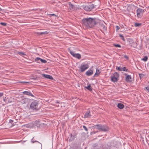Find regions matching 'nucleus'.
Instances as JSON below:
<instances>
[{"instance_id":"2f4dec72","label":"nucleus","mask_w":149,"mask_h":149,"mask_svg":"<svg viewBox=\"0 0 149 149\" xmlns=\"http://www.w3.org/2000/svg\"><path fill=\"white\" fill-rule=\"evenodd\" d=\"M113 46L116 47H121V45L119 44H114Z\"/></svg>"},{"instance_id":"f704fd0d","label":"nucleus","mask_w":149,"mask_h":149,"mask_svg":"<svg viewBox=\"0 0 149 149\" xmlns=\"http://www.w3.org/2000/svg\"><path fill=\"white\" fill-rule=\"evenodd\" d=\"M34 138V137H33V139H31V142H32V143H35V142H39L38 141H33V139Z\"/></svg>"},{"instance_id":"cd10ccee","label":"nucleus","mask_w":149,"mask_h":149,"mask_svg":"<svg viewBox=\"0 0 149 149\" xmlns=\"http://www.w3.org/2000/svg\"><path fill=\"white\" fill-rule=\"evenodd\" d=\"M139 76L140 79H141L144 76V75L142 74H139Z\"/></svg>"},{"instance_id":"c9c22d12","label":"nucleus","mask_w":149,"mask_h":149,"mask_svg":"<svg viewBox=\"0 0 149 149\" xmlns=\"http://www.w3.org/2000/svg\"><path fill=\"white\" fill-rule=\"evenodd\" d=\"M124 58H125L127 60H128L129 59V58L126 55H124L123 56Z\"/></svg>"},{"instance_id":"b1692460","label":"nucleus","mask_w":149,"mask_h":149,"mask_svg":"<svg viewBox=\"0 0 149 149\" xmlns=\"http://www.w3.org/2000/svg\"><path fill=\"white\" fill-rule=\"evenodd\" d=\"M148 59V58L147 56H145L141 59V60L145 62L147 61Z\"/></svg>"},{"instance_id":"1a4fd4ad","label":"nucleus","mask_w":149,"mask_h":149,"mask_svg":"<svg viewBox=\"0 0 149 149\" xmlns=\"http://www.w3.org/2000/svg\"><path fill=\"white\" fill-rule=\"evenodd\" d=\"M70 53L73 57L77 58L78 59H80L81 58V55L79 54H75L74 53V52L72 51H71V50H70Z\"/></svg>"},{"instance_id":"f3484780","label":"nucleus","mask_w":149,"mask_h":149,"mask_svg":"<svg viewBox=\"0 0 149 149\" xmlns=\"http://www.w3.org/2000/svg\"><path fill=\"white\" fill-rule=\"evenodd\" d=\"M117 107L121 109L124 108V105L122 104L121 103H118L117 105Z\"/></svg>"},{"instance_id":"f257e3e1","label":"nucleus","mask_w":149,"mask_h":149,"mask_svg":"<svg viewBox=\"0 0 149 149\" xmlns=\"http://www.w3.org/2000/svg\"><path fill=\"white\" fill-rule=\"evenodd\" d=\"M93 127L94 128L98 129L100 131L104 132H107L109 130V127L105 125H94Z\"/></svg>"},{"instance_id":"a211bd4d","label":"nucleus","mask_w":149,"mask_h":149,"mask_svg":"<svg viewBox=\"0 0 149 149\" xmlns=\"http://www.w3.org/2000/svg\"><path fill=\"white\" fill-rule=\"evenodd\" d=\"M100 73V70L98 69H96V72L95 73L94 76V77L97 76H98L99 75Z\"/></svg>"},{"instance_id":"20e7f679","label":"nucleus","mask_w":149,"mask_h":149,"mask_svg":"<svg viewBox=\"0 0 149 149\" xmlns=\"http://www.w3.org/2000/svg\"><path fill=\"white\" fill-rule=\"evenodd\" d=\"M98 7V5H96L95 3L94 4H92L90 5L85 6L84 9L86 11H90L94 8H97Z\"/></svg>"},{"instance_id":"a18cd8bd","label":"nucleus","mask_w":149,"mask_h":149,"mask_svg":"<svg viewBox=\"0 0 149 149\" xmlns=\"http://www.w3.org/2000/svg\"><path fill=\"white\" fill-rule=\"evenodd\" d=\"M146 40L147 41H149V37L147 38Z\"/></svg>"},{"instance_id":"79ce46f5","label":"nucleus","mask_w":149,"mask_h":149,"mask_svg":"<svg viewBox=\"0 0 149 149\" xmlns=\"http://www.w3.org/2000/svg\"><path fill=\"white\" fill-rule=\"evenodd\" d=\"M9 123H13L14 122V121L12 120H9Z\"/></svg>"},{"instance_id":"5701e85b","label":"nucleus","mask_w":149,"mask_h":149,"mask_svg":"<svg viewBox=\"0 0 149 149\" xmlns=\"http://www.w3.org/2000/svg\"><path fill=\"white\" fill-rule=\"evenodd\" d=\"M119 37L121 38V39H122L123 41H125V40L123 35L120 34H119Z\"/></svg>"},{"instance_id":"09e8293b","label":"nucleus","mask_w":149,"mask_h":149,"mask_svg":"<svg viewBox=\"0 0 149 149\" xmlns=\"http://www.w3.org/2000/svg\"><path fill=\"white\" fill-rule=\"evenodd\" d=\"M55 102L57 103V102Z\"/></svg>"},{"instance_id":"a878e982","label":"nucleus","mask_w":149,"mask_h":149,"mask_svg":"<svg viewBox=\"0 0 149 149\" xmlns=\"http://www.w3.org/2000/svg\"><path fill=\"white\" fill-rule=\"evenodd\" d=\"M41 58L39 57H37L35 59L36 61H37L38 63H40Z\"/></svg>"},{"instance_id":"c756f323","label":"nucleus","mask_w":149,"mask_h":149,"mask_svg":"<svg viewBox=\"0 0 149 149\" xmlns=\"http://www.w3.org/2000/svg\"><path fill=\"white\" fill-rule=\"evenodd\" d=\"M122 71H126L127 72L128 71V70L126 68V67H124L123 68H122Z\"/></svg>"},{"instance_id":"2eb2a0df","label":"nucleus","mask_w":149,"mask_h":149,"mask_svg":"<svg viewBox=\"0 0 149 149\" xmlns=\"http://www.w3.org/2000/svg\"><path fill=\"white\" fill-rule=\"evenodd\" d=\"M22 93L25 95H27L32 97H33L34 95L32 94L31 93L28 91H24L22 92Z\"/></svg>"},{"instance_id":"473e14b6","label":"nucleus","mask_w":149,"mask_h":149,"mask_svg":"<svg viewBox=\"0 0 149 149\" xmlns=\"http://www.w3.org/2000/svg\"><path fill=\"white\" fill-rule=\"evenodd\" d=\"M0 24H1V25L4 26H5L7 25V24L4 23V22H1L0 23Z\"/></svg>"},{"instance_id":"412c9836","label":"nucleus","mask_w":149,"mask_h":149,"mask_svg":"<svg viewBox=\"0 0 149 149\" xmlns=\"http://www.w3.org/2000/svg\"><path fill=\"white\" fill-rule=\"evenodd\" d=\"M85 87L89 91H92V88H91L90 84H89L88 86Z\"/></svg>"},{"instance_id":"423d86ee","label":"nucleus","mask_w":149,"mask_h":149,"mask_svg":"<svg viewBox=\"0 0 149 149\" xmlns=\"http://www.w3.org/2000/svg\"><path fill=\"white\" fill-rule=\"evenodd\" d=\"M89 28H92L96 25V22L94 18L89 17Z\"/></svg>"},{"instance_id":"0eeeda50","label":"nucleus","mask_w":149,"mask_h":149,"mask_svg":"<svg viewBox=\"0 0 149 149\" xmlns=\"http://www.w3.org/2000/svg\"><path fill=\"white\" fill-rule=\"evenodd\" d=\"M136 12L137 17L138 18H141L144 11L143 9L139 8L137 10Z\"/></svg>"},{"instance_id":"e433bc0d","label":"nucleus","mask_w":149,"mask_h":149,"mask_svg":"<svg viewBox=\"0 0 149 149\" xmlns=\"http://www.w3.org/2000/svg\"><path fill=\"white\" fill-rule=\"evenodd\" d=\"M116 30H118L120 29V27L118 26H116Z\"/></svg>"},{"instance_id":"a19ab883","label":"nucleus","mask_w":149,"mask_h":149,"mask_svg":"<svg viewBox=\"0 0 149 149\" xmlns=\"http://www.w3.org/2000/svg\"><path fill=\"white\" fill-rule=\"evenodd\" d=\"M6 97H4V96L3 97V101L5 102H6Z\"/></svg>"},{"instance_id":"9d476101","label":"nucleus","mask_w":149,"mask_h":149,"mask_svg":"<svg viewBox=\"0 0 149 149\" xmlns=\"http://www.w3.org/2000/svg\"><path fill=\"white\" fill-rule=\"evenodd\" d=\"M125 75L126 76L125 77V80L127 82H132V77L130 75H127V74H125Z\"/></svg>"},{"instance_id":"f03ea898","label":"nucleus","mask_w":149,"mask_h":149,"mask_svg":"<svg viewBox=\"0 0 149 149\" xmlns=\"http://www.w3.org/2000/svg\"><path fill=\"white\" fill-rule=\"evenodd\" d=\"M40 108L38 103H31L30 109L34 112H36Z\"/></svg>"},{"instance_id":"de8ad7c7","label":"nucleus","mask_w":149,"mask_h":149,"mask_svg":"<svg viewBox=\"0 0 149 149\" xmlns=\"http://www.w3.org/2000/svg\"><path fill=\"white\" fill-rule=\"evenodd\" d=\"M98 3H98V5H99V2H98ZM97 5H98V4Z\"/></svg>"},{"instance_id":"393cba45","label":"nucleus","mask_w":149,"mask_h":149,"mask_svg":"<svg viewBox=\"0 0 149 149\" xmlns=\"http://www.w3.org/2000/svg\"><path fill=\"white\" fill-rule=\"evenodd\" d=\"M18 54L21 56L26 55V54L23 52H19L18 53Z\"/></svg>"},{"instance_id":"58836bf2","label":"nucleus","mask_w":149,"mask_h":149,"mask_svg":"<svg viewBox=\"0 0 149 149\" xmlns=\"http://www.w3.org/2000/svg\"><path fill=\"white\" fill-rule=\"evenodd\" d=\"M149 92V86H147L145 88Z\"/></svg>"},{"instance_id":"7c9ffc66","label":"nucleus","mask_w":149,"mask_h":149,"mask_svg":"<svg viewBox=\"0 0 149 149\" xmlns=\"http://www.w3.org/2000/svg\"><path fill=\"white\" fill-rule=\"evenodd\" d=\"M116 68L118 70L120 71H122V68H121L120 67H118L117 66L116 67Z\"/></svg>"},{"instance_id":"4be33fe9","label":"nucleus","mask_w":149,"mask_h":149,"mask_svg":"<svg viewBox=\"0 0 149 149\" xmlns=\"http://www.w3.org/2000/svg\"><path fill=\"white\" fill-rule=\"evenodd\" d=\"M106 148H107V149H108V148H110L111 146V145L110 142H108L107 143V144H106Z\"/></svg>"},{"instance_id":"4c0bfd02","label":"nucleus","mask_w":149,"mask_h":149,"mask_svg":"<svg viewBox=\"0 0 149 149\" xmlns=\"http://www.w3.org/2000/svg\"><path fill=\"white\" fill-rule=\"evenodd\" d=\"M21 83H23V84H26V83H29V82H26V81H21L20 82Z\"/></svg>"},{"instance_id":"6ab92c4d","label":"nucleus","mask_w":149,"mask_h":149,"mask_svg":"<svg viewBox=\"0 0 149 149\" xmlns=\"http://www.w3.org/2000/svg\"><path fill=\"white\" fill-rule=\"evenodd\" d=\"M49 33L47 31H46L45 32H40L38 33V34L39 35H45L48 34Z\"/></svg>"},{"instance_id":"dca6fc26","label":"nucleus","mask_w":149,"mask_h":149,"mask_svg":"<svg viewBox=\"0 0 149 149\" xmlns=\"http://www.w3.org/2000/svg\"><path fill=\"white\" fill-rule=\"evenodd\" d=\"M34 124L35 126L38 127L40 126V122L39 120H36L35 121Z\"/></svg>"},{"instance_id":"bb28decb","label":"nucleus","mask_w":149,"mask_h":149,"mask_svg":"<svg viewBox=\"0 0 149 149\" xmlns=\"http://www.w3.org/2000/svg\"><path fill=\"white\" fill-rule=\"evenodd\" d=\"M141 23H135L134 24V26L136 27L138 26L139 27L141 25Z\"/></svg>"},{"instance_id":"ea45409f","label":"nucleus","mask_w":149,"mask_h":149,"mask_svg":"<svg viewBox=\"0 0 149 149\" xmlns=\"http://www.w3.org/2000/svg\"><path fill=\"white\" fill-rule=\"evenodd\" d=\"M97 132V131L96 132L93 131V132H91V134H95V133H96Z\"/></svg>"},{"instance_id":"39448f33","label":"nucleus","mask_w":149,"mask_h":149,"mask_svg":"<svg viewBox=\"0 0 149 149\" xmlns=\"http://www.w3.org/2000/svg\"><path fill=\"white\" fill-rule=\"evenodd\" d=\"M83 25L85 27L86 29L89 28V18H84L82 20Z\"/></svg>"},{"instance_id":"c03bdc74","label":"nucleus","mask_w":149,"mask_h":149,"mask_svg":"<svg viewBox=\"0 0 149 149\" xmlns=\"http://www.w3.org/2000/svg\"><path fill=\"white\" fill-rule=\"evenodd\" d=\"M71 137L72 138L73 137H74L75 136V135H72V134L70 135Z\"/></svg>"},{"instance_id":"9b49d317","label":"nucleus","mask_w":149,"mask_h":149,"mask_svg":"<svg viewBox=\"0 0 149 149\" xmlns=\"http://www.w3.org/2000/svg\"><path fill=\"white\" fill-rule=\"evenodd\" d=\"M93 74V71L92 70H90L87 71L86 72V75L88 76L92 75Z\"/></svg>"},{"instance_id":"6e6552de","label":"nucleus","mask_w":149,"mask_h":149,"mask_svg":"<svg viewBox=\"0 0 149 149\" xmlns=\"http://www.w3.org/2000/svg\"><path fill=\"white\" fill-rule=\"evenodd\" d=\"M89 68L88 64H84L81 65L80 68V70L81 72H83Z\"/></svg>"},{"instance_id":"c85d7f7f","label":"nucleus","mask_w":149,"mask_h":149,"mask_svg":"<svg viewBox=\"0 0 149 149\" xmlns=\"http://www.w3.org/2000/svg\"><path fill=\"white\" fill-rule=\"evenodd\" d=\"M42 63H47V61L44 59H42L41 58L40 61Z\"/></svg>"},{"instance_id":"aec40b11","label":"nucleus","mask_w":149,"mask_h":149,"mask_svg":"<svg viewBox=\"0 0 149 149\" xmlns=\"http://www.w3.org/2000/svg\"><path fill=\"white\" fill-rule=\"evenodd\" d=\"M101 28L103 30H107V27L103 24H102L100 26Z\"/></svg>"},{"instance_id":"4468645a","label":"nucleus","mask_w":149,"mask_h":149,"mask_svg":"<svg viewBox=\"0 0 149 149\" xmlns=\"http://www.w3.org/2000/svg\"><path fill=\"white\" fill-rule=\"evenodd\" d=\"M69 8L70 10H74L76 9V7L74 5L72 4L71 2H69Z\"/></svg>"},{"instance_id":"ddd939ff","label":"nucleus","mask_w":149,"mask_h":149,"mask_svg":"<svg viewBox=\"0 0 149 149\" xmlns=\"http://www.w3.org/2000/svg\"><path fill=\"white\" fill-rule=\"evenodd\" d=\"M91 116L90 112L89 110H87L84 114V118H88Z\"/></svg>"},{"instance_id":"49530a36","label":"nucleus","mask_w":149,"mask_h":149,"mask_svg":"<svg viewBox=\"0 0 149 149\" xmlns=\"http://www.w3.org/2000/svg\"><path fill=\"white\" fill-rule=\"evenodd\" d=\"M2 10L1 8L0 7V11H1Z\"/></svg>"},{"instance_id":"f8f14e48","label":"nucleus","mask_w":149,"mask_h":149,"mask_svg":"<svg viewBox=\"0 0 149 149\" xmlns=\"http://www.w3.org/2000/svg\"><path fill=\"white\" fill-rule=\"evenodd\" d=\"M42 75L43 77H45V78L48 79H53V77L50 75L45 74H42Z\"/></svg>"},{"instance_id":"37998d69","label":"nucleus","mask_w":149,"mask_h":149,"mask_svg":"<svg viewBox=\"0 0 149 149\" xmlns=\"http://www.w3.org/2000/svg\"><path fill=\"white\" fill-rule=\"evenodd\" d=\"M50 15L51 16H56V15L54 14H51Z\"/></svg>"},{"instance_id":"72a5a7b5","label":"nucleus","mask_w":149,"mask_h":149,"mask_svg":"<svg viewBox=\"0 0 149 149\" xmlns=\"http://www.w3.org/2000/svg\"><path fill=\"white\" fill-rule=\"evenodd\" d=\"M83 127L86 131H88V129L87 128V127H86V126H85V125H83Z\"/></svg>"},{"instance_id":"7ed1b4c3","label":"nucleus","mask_w":149,"mask_h":149,"mask_svg":"<svg viewBox=\"0 0 149 149\" xmlns=\"http://www.w3.org/2000/svg\"><path fill=\"white\" fill-rule=\"evenodd\" d=\"M119 74L117 72H114L113 74L111 76V81L113 82H116L119 80Z\"/></svg>"}]
</instances>
